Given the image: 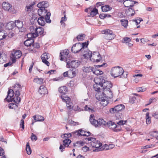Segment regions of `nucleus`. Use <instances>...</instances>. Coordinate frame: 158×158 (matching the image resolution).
<instances>
[{"label":"nucleus","mask_w":158,"mask_h":158,"mask_svg":"<svg viewBox=\"0 0 158 158\" xmlns=\"http://www.w3.org/2000/svg\"><path fill=\"white\" fill-rule=\"evenodd\" d=\"M33 118L35 122L40 121L42 122L44 120V117L40 115H34Z\"/></svg>","instance_id":"nucleus-30"},{"label":"nucleus","mask_w":158,"mask_h":158,"mask_svg":"<svg viewBox=\"0 0 158 158\" xmlns=\"http://www.w3.org/2000/svg\"><path fill=\"white\" fill-rule=\"evenodd\" d=\"M47 2L45 1H43L39 3L37 5V6L39 8L38 12L39 15L40 16V14H44L45 13L49 12L45 8L48 6Z\"/></svg>","instance_id":"nucleus-6"},{"label":"nucleus","mask_w":158,"mask_h":158,"mask_svg":"<svg viewBox=\"0 0 158 158\" xmlns=\"http://www.w3.org/2000/svg\"><path fill=\"white\" fill-rule=\"evenodd\" d=\"M85 139H87L89 141H90L91 145L92 148H96V149L94 151H99L102 150L101 147L102 144L99 141L92 137H88Z\"/></svg>","instance_id":"nucleus-5"},{"label":"nucleus","mask_w":158,"mask_h":158,"mask_svg":"<svg viewBox=\"0 0 158 158\" xmlns=\"http://www.w3.org/2000/svg\"><path fill=\"white\" fill-rule=\"evenodd\" d=\"M32 6L31 5L27 6L26 7V10L27 11H29L31 8Z\"/></svg>","instance_id":"nucleus-62"},{"label":"nucleus","mask_w":158,"mask_h":158,"mask_svg":"<svg viewBox=\"0 0 158 158\" xmlns=\"http://www.w3.org/2000/svg\"><path fill=\"white\" fill-rule=\"evenodd\" d=\"M22 55L21 52L19 50H13L10 55V60L13 63L16 61V59L19 58Z\"/></svg>","instance_id":"nucleus-8"},{"label":"nucleus","mask_w":158,"mask_h":158,"mask_svg":"<svg viewBox=\"0 0 158 158\" xmlns=\"http://www.w3.org/2000/svg\"><path fill=\"white\" fill-rule=\"evenodd\" d=\"M90 60L93 62L98 63L101 60L102 58L98 52H95L92 54Z\"/></svg>","instance_id":"nucleus-11"},{"label":"nucleus","mask_w":158,"mask_h":158,"mask_svg":"<svg viewBox=\"0 0 158 158\" xmlns=\"http://www.w3.org/2000/svg\"><path fill=\"white\" fill-rule=\"evenodd\" d=\"M69 77L72 78L75 77L77 72V70L76 68H73L72 70L69 69Z\"/></svg>","instance_id":"nucleus-26"},{"label":"nucleus","mask_w":158,"mask_h":158,"mask_svg":"<svg viewBox=\"0 0 158 158\" xmlns=\"http://www.w3.org/2000/svg\"><path fill=\"white\" fill-rule=\"evenodd\" d=\"M85 35L84 34H81L78 35L76 37V38L78 41L83 40L85 38Z\"/></svg>","instance_id":"nucleus-41"},{"label":"nucleus","mask_w":158,"mask_h":158,"mask_svg":"<svg viewBox=\"0 0 158 158\" xmlns=\"http://www.w3.org/2000/svg\"><path fill=\"white\" fill-rule=\"evenodd\" d=\"M93 72V73L95 74L96 75H100L103 73V72L102 71H100L99 69H94V68Z\"/></svg>","instance_id":"nucleus-42"},{"label":"nucleus","mask_w":158,"mask_h":158,"mask_svg":"<svg viewBox=\"0 0 158 158\" xmlns=\"http://www.w3.org/2000/svg\"><path fill=\"white\" fill-rule=\"evenodd\" d=\"M82 52V55L85 58H90V59L91 56L92 55V52L89 50L87 49H85L83 50Z\"/></svg>","instance_id":"nucleus-22"},{"label":"nucleus","mask_w":158,"mask_h":158,"mask_svg":"<svg viewBox=\"0 0 158 158\" xmlns=\"http://www.w3.org/2000/svg\"><path fill=\"white\" fill-rule=\"evenodd\" d=\"M32 46L34 48H38L40 47L39 44L38 43H35L34 44H33V43Z\"/></svg>","instance_id":"nucleus-60"},{"label":"nucleus","mask_w":158,"mask_h":158,"mask_svg":"<svg viewBox=\"0 0 158 158\" xmlns=\"http://www.w3.org/2000/svg\"><path fill=\"white\" fill-rule=\"evenodd\" d=\"M131 41V39L128 37H124L122 41V43H128Z\"/></svg>","instance_id":"nucleus-48"},{"label":"nucleus","mask_w":158,"mask_h":158,"mask_svg":"<svg viewBox=\"0 0 158 158\" xmlns=\"http://www.w3.org/2000/svg\"><path fill=\"white\" fill-rule=\"evenodd\" d=\"M36 33L34 34V38H35L39 35H44V29L42 27H39L36 28Z\"/></svg>","instance_id":"nucleus-25"},{"label":"nucleus","mask_w":158,"mask_h":158,"mask_svg":"<svg viewBox=\"0 0 158 158\" xmlns=\"http://www.w3.org/2000/svg\"><path fill=\"white\" fill-rule=\"evenodd\" d=\"M68 91L67 87L65 86H61L59 89V92L61 94H62L64 95L66 94Z\"/></svg>","instance_id":"nucleus-29"},{"label":"nucleus","mask_w":158,"mask_h":158,"mask_svg":"<svg viewBox=\"0 0 158 158\" xmlns=\"http://www.w3.org/2000/svg\"><path fill=\"white\" fill-rule=\"evenodd\" d=\"M145 88H143L142 87H139L137 89V90L138 92H143L145 90Z\"/></svg>","instance_id":"nucleus-63"},{"label":"nucleus","mask_w":158,"mask_h":158,"mask_svg":"<svg viewBox=\"0 0 158 158\" xmlns=\"http://www.w3.org/2000/svg\"><path fill=\"white\" fill-rule=\"evenodd\" d=\"M81 43H78L73 45L71 48L72 51L74 53L78 52L80 51L83 52L81 48Z\"/></svg>","instance_id":"nucleus-16"},{"label":"nucleus","mask_w":158,"mask_h":158,"mask_svg":"<svg viewBox=\"0 0 158 158\" xmlns=\"http://www.w3.org/2000/svg\"><path fill=\"white\" fill-rule=\"evenodd\" d=\"M156 101V98H152L149 100V103L148 104H147L146 105L147 106V105H149L152 102H155Z\"/></svg>","instance_id":"nucleus-58"},{"label":"nucleus","mask_w":158,"mask_h":158,"mask_svg":"<svg viewBox=\"0 0 158 158\" xmlns=\"http://www.w3.org/2000/svg\"><path fill=\"white\" fill-rule=\"evenodd\" d=\"M89 147H87L86 146L83 147L82 150L84 152H86L89 150Z\"/></svg>","instance_id":"nucleus-56"},{"label":"nucleus","mask_w":158,"mask_h":158,"mask_svg":"<svg viewBox=\"0 0 158 158\" xmlns=\"http://www.w3.org/2000/svg\"><path fill=\"white\" fill-rule=\"evenodd\" d=\"M74 136L81 135L84 136H88L90 135V133L89 131H85L80 129L75 132L72 133Z\"/></svg>","instance_id":"nucleus-12"},{"label":"nucleus","mask_w":158,"mask_h":158,"mask_svg":"<svg viewBox=\"0 0 158 158\" xmlns=\"http://www.w3.org/2000/svg\"><path fill=\"white\" fill-rule=\"evenodd\" d=\"M5 61V60L4 59L3 56H2L1 54L0 53V63L2 64L3 63H4Z\"/></svg>","instance_id":"nucleus-55"},{"label":"nucleus","mask_w":158,"mask_h":158,"mask_svg":"<svg viewBox=\"0 0 158 158\" xmlns=\"http://www.w3.org/2000/svg\"><path fill=\"white\" fill-rule=\"evenodd\" d=\"M127 122V121L126 120L124 121L123 120H121L117 122V124H118V125H119L121 126V125H123L125 124Z\"/></svg>","instance_id":"nucleus-51"},{"label":"nucleus","mask_w":158,"mask_h":158,"mask_svg":"<svg viewBox=\"0 0 158 158\" xmlns=\"http://www.w3.org/2000/svg\"><path fill=\"white\" fill-rule=\"evenodd\" d=\"M31 33L27 34V36L29 38H34V34L36 33L37 27L35 26H32L30 27Z\"/></svg>","instance_id":"nucleus-19"},{"label":"nucleus","mask_w":158,"mask_h":158,"mask_svg":"<svg viewBox=\"0 0 158 158\" xmlns=\"http://www.w3.org/2000/svg\"><path fill=\"white\" fill-rule=\"evenodd\" d=\"M107 123L108 127L114 132H117L121 130V126L117 125L114 122L109 121Z\"/></svg>","instance_id":"nucleus-9"},{"label":"nucleus","mask_w":158,"mask_h":158,"mask_svg":"<svg viewBox=\"0 0 158 158\" xmlns=\"http://www.w3.org/2000/svg\"><path fill=\"white\" fill-rule=\"evenodd\" d=\"M89 121L91 124L94 126L95 127L105 126L107 124L106 122L102 118H99L96 120L91 118L90 119Z\"/></svg>","instance_id":"nucleus-7"},{"label":"nucleus","mask_w":158,"mask_h":158,"mask_svg":"<svg viewBox=\"0 0 158 158\" xmlns=\"http://www.w3.org/2000/svg\"><path fill=\"white\" fill-rule=\"evenodd\" d=\"M63 14L64 15V17L61 18L60 23L61 24H63L65 25V23L64 22L65 21L67 20V18H66L65 12L64 11L63 12Z\"/></svg>","instance_id":"nucleus-45"},{"label":"nucleus","mask_w":158,"mask_h":158,"mask_svg":"<svg viewBox=\"0 0 158 158\" xmlns=\"http://www.w3.org/2000/svg\"><path fill=\"white\" fill-rule=\"evenodd\" d=\"M20 98L19 97V96H17L15 95L12 99V102L13 101L14 102L18 103L20 102Z\"/></svg>","instance_id":"nucleus-39"},{"label":"nucleus","mask_w":158,"mask_h":158,"mask_svg":"<svg viewBox=\"0 0 158 158\" xmlns=\"http://www.w3.org/2000/svg\"><path fill=\"white\" fill-rule=\"evenodd\" d=\"M26 151L27 154L29 155L31 154V150L29 145V143H27L26 145Z\"/></svg>","instance_id":"nucleus-38"},{"label":"nucleus","mask_w":158,"mask_h":158,"mask_svg":"<svg viewBox=\"0 0 158 158\" xmlns=\"http://www.w3.org/2000/svg\"><path fill=\"white\" fill-rule=\"evenodd\" d=\"M60 97L62 101L64 102H69V101L71 100V99L69 97L64 95H61Z\"/></svg>","instance_id":"nucleus-37"},{"label":"nucleus","mask_w":158,"mask_h":158,"mask_svg":"<svg viewBox=\"0 0 158 158\" xmlns=\"http://www.w3.org/2000/svg\"><path fill=\"white\" fill-rule=\"evenodd\" d=\"M42 15H43L41 16L37 20L38 22L40 25L44 26L45 24V22L48 23L51 22V21L50 19L51 13L50 12L45 13Z\"/></svg>","instance_id":"nucleus-4"},{"label":"nucleus","mask_w":158,"mask_h":158,"mask_svg":"<svg viewBox=\"0 0 158 158\" xmlns=\"http://www.w3.org/2000/svg\"><path fill=\"white\" fill-rule=\"evenodd\" d=\"M102 11H108L111 10L112 8L108 5H105L102 6L101 7Z\"/></svg>","instance_id":"nucleus-33"},{"label":"nucleus","mask_w":158,"mask_h":158,"mask_svg":"<svg viewBox=\"0 0 158 158\" xmlns=\"http://www.w3.org/2000/svg\"><path fill=\"white\" fill-rule=\"evenodd\" d=\"M2 9L6 11H8L12 6L7 2H2Z\"/></svg>","instance_id":"nucleus-24"},{"label":"nucleus","mask_w":158,"mask_h":158,"mask_svg":"<svg viewBox=\"0 0 158 158\" xmlns=\"http://www.w3.org/2000/svg\"><path fill=\"white\" fill-rule=\"evenodd\" d=\"M41 57L42 60V61L48 66H49L50 65V63L47 61V60L49 59L50 57L49 54L46 52L44 53L42 55Z\"/></svg>","instance_id":"nucleus-18"},{"label":"nucleus","mask_w":158,"mask_h":158,"mask_svg":"<svg viewBox=\"0 0 158 158\" xmlns=\"http://www.w3.org/2000/svg\"><path fill=\"white\" fill-rule=\"evenodd\" d=\"M44 79L42 78H36L34 79V81L39 84H41L43 83Z\"/></svg>","instance_id":"nucleus-35"},{"label":"nucleus","mask_w":158,"mask_h":158,"mask_svg":"<svg viewBox=\"0 0 158 158\" xmlns=\"http://www.w3.org/2000/svg\"><path fill=\"white\" fill-rule=\"evenodd\" d=\"M136 101V98L135 97H133L131 98L129 100V102L133 104L135 103Z\"/></svg>","instance_id":"nucleus-53"},{"label":"nucleus","mask_w":158,"mask_h":158,"mask_svg":"<svg viewBox=\"0 0 158 158\" xmlns=\"http://www.w3.org/2000/svg\"><path fill=\"white\" fill-rule=\"evenodd\" d=\"M81 44V48L83 51V50H85V48H86L87 47L88 45V41H87V43H83Z\"/></svg>","instance_id":"nucleus-49"},{"label":"nucleus","mask_w":158,"mask_h":158,"mask_svg":"<svg viewBox=\"0 0 158 158\" xmlns=\"http://www.w3.org/2000/svg\"><path fill=\"white\" fill-rule=\"evenodd\" d=\"M94 68L92 67H84L83 69L84 72L86 73H89L93 72Z\"/></svg>","instance_id":"nucleus-34"},{"label":"nucleus","mask_w":158,"mask_h":158,"mask_svg":"<svg viewBox=\"0 0 158 158\" xmlns=\"http://www.w3.org/2000/svg\"><path fill=\"white\" fill-rule=\"evenodd\" d=\"M34 40L33 39H28L24 42V44L25 46L27 47H31L32 46Z\"/></svg>","instance_id":"nucleus-31"},{"label":"nucleus","mask_w":158,"mask_h":158,"mask_svg":"<svg viewBox=\"0 0 158 158\" xmlns=\"http://www.w3.org/2000/svg\"><path fill=\"white\" fill-rule=\"evenodd\" d=\"M85 110L86 111H91L92 112H93V110L91 108L88 107V106L86 105L84 107Z\"/></svg>","instance_id":"nucleus-52"},{"label":"nucleus","mask_w":158,"mask_h":158,"mask_svg":"<svg viewBox=\"0 0 158 158\" xmlns=\"http://www.w3.org/2000/svg\"><path fill=\"white\" fill-rule=\"evenodd\" d=\"M72 135H73V134L72 133L71 134L70 133H65L64 134V135H63L61 136V137L63 138H64L65 137V138H69V137H70L72 136Z\"/></svg>","instance_id":"nucleus-47"},{"label":"nucleus","mask_w":158,"mask_h":158,"mask_svg":"<svg viewBox=\"0 0 158 158\" xmlns=\"http://www.w3.org/2000/svg\"><path fill=\"white\" fill-rule=\"evenodd\" d=\"M85 11L86 12L90 13L89 15H88V17H93L98 14V10L96 7H90L85 9Z\"/></svg>","instance_id":"nucleus-13"},{"label":"nucleus","mask_w":158,"mask_h":158,"mask_svg":"<svg viewBox=\"0 0 158 158\" xmlns=\"http://www.w3.org/2000/svg\"><path fill=\"white\" fill-rule=\"evenodd\" d=\"M149 113H147L146 114V123L147 124H149L151 122V118L149 116Z\"/></svg>","instance_id":"nucleus-40"},{"label":"nucleus","mask_w":158,"mask_h":158,"mask_svg":"<svg viewBox=\"0 0 158 158\" xmlns=\"http://www.w3.org/2000/svg\"><path fill=\"white\" fill-rule=\"evenodd\" d=\"M24 120L22 119L20 121V127H22V128L24 129Z\"/></svg>","instance_id":"nucleus-54"},{"label":"nucleus","mask_w":158,"mask_h":158,"mask_svg":"<svg viewBox=\"0 0 158 158\" xmlns=\"http://www.w3.org/2000/svg\"><path fill=\"white\" fill-rule=\"evenodd\" d=\"M103 2H97L96 5L95 6L96 7H97V8H98L100 6H102V5H103Z\"/></svg>","instance_id":"nucleus-61"},{"label":"nucleus","mask_w":158,"mask_h":158,"mask_svg":"<svg viewBox=\"0 0 158 158\" xmlns=\"http://www.w3.org/2000/svg\"><path fill=\"white\" fill-rule=\"evenodd\" d=\"M136 3H138V2L130 0H125L123 2V4L124 6L127 7H131L133 6L134 4Z\"/></svg>","instance_id":"nucleus-21"},{"label":"nucleus","mask_w":158,"mask_h":158,"mask_svg":"<svg viewBox=\"0 0 158 158\" xmlns=\"http://www.w3.org/2000/svg\"><path fill=\"white\" fill-rule=\"evenodd\" d=\"M85 143L82 141H77L76 143H73L74 147H76L77 148L84 146Z\"/></svg>","instance_id":"nucleus-32"},{"label":"nucleus","mask_w":158,"mask_h":158,"mask_svg":"<svg viewBox=\"0 0 158 158\" xmlns=\"http://www.w3.org/2000/svg\"><path fill=\"white\" fill-rule=\"evenodd\" d=\"M66 62L67 63L66 67L67 68H70V67L75 68H77L80 64V61L78 60H73L71 61L68 60H66Z\"/></svg>","instance_id":"nucleus-10"},{"label":"nucleus","mask_w":158,"mask_h":158,"mask_svg":"<svg viewBox=\"0 0 158 158\" xmlns=\"http://www.w3.org/2000/svg\"><path fill=\"white\" fill-rule=\"evenodd\" d=\"M71 142V140L69 139H64L63 141V145L65 147H68Z\"/></svg>","instance_id":"nucleus-36"},{"label":"nucleus","mask_w":158,"mask_h":158,"mask_svg":"<svg viewBox=\"0 0 158 158\" xmlns=\"http://www.w3.org/2000/svg\"><path fill=\"white\" fill-rule=\"evenodd\" d=\"M94 81L95 84L93 85L94 89L98 92L96 94V98L101 102L102 105L106 106L108 104V98H111L113 97V94L110 89L112 85L110 81L106 80L101 76L95 78Z\"/></svg>","instance_id":"nucleus-1"},{"label":"nucleus","mask_w":158,"mask_h":158,"mask_svg":"<svg viewBox=\"0 0 158 158\" xmlns=\"http://www.w3.org/2000/svg\"><path fill=\"white\" fill-rule=\"evenodd\" d=\"M152 116L155 118L158 119V112L154 113L152 114Z\"/></svg>","instance_id":"nucleus-64"},{"label":"nucleus","mask_w":158,"mask_h":158,"mask_svg":"<svg viewBox=\"0 0 158 158\" xmlns=\"http://www.w3.org/2000/svg\"><path fill=\"white\" fill-rule=\"evenodd\" d=\"M14 91L12 89H10L8 92L7 97L5 99L8 102H12V99L14 97Z\"/></svg>","instance_id":"nucleus-20"},{"label":"nucleus","mask_w":158,"mask_h":158,"mask_svg":"<svg viewBox=\"0 0 158 158\" xmlns=\"http://www.w3.org/2000/svg\"><path fill=\"white\" fill-rule=\"evenodd\" d=\"M69 51L68 49H65L62 52H60V60H70V59H68V57L69 56Z\"/></svg>","instance_id":"nucleus-15"},{"label":"nucleus","mask_w":158,"mask_h":158,"mask_svg":"<svg viewBox=\"0 0 158 158\" xmlns=\"http://www.w3.org/2000/svg\"><path fill=\"white\" fill-rule=\"evenodd\" d=\"M102 33L105 34L107 35V36H110V37L107 38V39L109 40H111L114 39L115 37V35L113 34L112 31L109 29H105L102 31Z\"/></svg>","instance_id":"nucleus-17"},{"label":"nucleus","mask_w":158,"mask_h":158,"mask_svg":"<svg viewBox=\"0 0 158 158\" xmlns=\"http://www.w3.org/2000/svg\"><path fill=\"white\" fill-rule=\"evenodd\" d=\"M23 23L22 21L18 20L15 21V23L10 22L7 24V27L9 29H12L14 26H15L19 30V31L23 32L26 30L25 28L23 27Z\"/></svg>","instance_id":"nucleus-3"},{"label":"nucleus","mask_w":158,"mask_h":158,"mask_svg":"<svg viewBox=\"0 0 158 158\" xmlns=\"http://www.w3.org/2000/svg\"><path fill=\"white\" fill-rule=\"evenodd\" d=\"M122 25L125 28L127 27L128 25V21L127 20L122 19L121 20Z\"/></svg>","instance_id":"nucleus-43"},{"label":"nucleus","mask_w":158,"mask_h":158,"mask_svg":"<svg viewBox=\"0 0 158 158\" xmlns=\"http://www.w3.org/2000/svg\"><path fill=\"white\" fill-rule=\"evenodd\" d=\"M31 139L32 141H35L37 139L36 136L33 133L31 134Z\"/></svg>","instance_id":"nucleus-50"},{"label":"nucleus","mask_w":158,"mask_h":158,"mask_svg":"<svg viewBox=\"0 0 158 158\" xmlns=\"http://www.w3.org/2000/svg\"><path fill=\"white\" fill-rule=\"evenodd\" d=\"M107 16V15L105 14H102L100 15V18L101 19H104Z\"/></svg>","instance_id":"nucleus-59"},{"label":"nucleus","mask_w":158,"mask_h":158,"mask_svg":"<svg viewBox=\"0 0 158 158\" xmlns=\"http://www.w3.org/2000/svg\"><path fill=\"white\" fill-rule=\"evenodd\" d=\"M38 92L41 95H44L48 93L47 89L44 85H41L40 87Z\"/></svg>","instance_id":"nucleus-27"},{"label":"nucleus","mask_w":158,"mask_h":158,"mask_svg":"<svg viewBox=\"0 0 158 158\" xmlns=\"http://www.w3.org/2000/svg\"><path fill=\"white\" fill-rule=\"evenodd\" d=\"M124 108L125 106L123 105H118L115 106L114 108L110 109V111L111 113H117L120 112L124 109Z\"/></svg>","instance_id":"nucleus-14"},{"label":"nucleus","mask_w":158,"mask_h":158,"mask_svg":"<svg viewBox=\"0 0 158 158\" xmlns=\"http://www.w3.org/2000/svg\"><path fill=\"white\" fill-rule=\"evenodd\" d=\"M155 146L153 144L147 145L143 147V148H153Z\"/></svg>","instance_id":"nucleus-57"},{"label":"nucleus","mask_w":158,"mask_h":158,"mask_svg":"<svg viewBox=\"0 0 158 158\" xmlns=\"http://www.w3.org/2000/svg\"><path fill=\"white\" fill-rule=\"evenodd\" d=\"M66 103V104L67 107L68 109L69 110H71V109H73L75 111L78 110H79V108L77 106V108H73V104L71 102V100L69 101V102H67Z\"/></svg>","instance_id":"nucleus-28"},{"label":"nucleus","mask_w":158,"mask_h":158,"mask_svg":"<svg viewBox=\"0 0 158 158\" xmlns=\"http://www.w3.org/2000/svg\"><path fill=\"white\" fill-rule=\"evenodd\" d=\"M21 85L19 84H16L14 88V91L15 92V96H19L20 94V90L21 89Z\"/></svg>","instance_id":"nucleus-23"},{"label":"nucleus","mask_w":158,"mask_h":158,"mask_svg":"<svg viewBox=\"0 0 158 158\" xmlns=\"http://www.w3.org/2000/svg\"><path fill=\"white\" fill-rule=\"evenodd\" d=\"M111 75L114 77H120V78H125L127 77V74L126 71H124L123 69L119 66L113 67L110 71Z\"/></svg>","instance_id":"nucleus-2"},{"label":"nucleus","mask_w":158,"mask_h":158,"mask_svg":"<svg viewBox=\"0 0 158 158\" xmlns=\"http://www.w3.org/2000/svg\"><path fill=\"white\" fill-rule=\"evenodd\" d=\"M135 12L134 10L132 8H129L128 9V13H129L128 15L130 16H132L134 15Z\"/></svg>","instance_id":"nucleus-46"},{"label":"nucleus","mask_w":158,"mask_h":158,"mask_svg":"<svg viewBox=\"0 0 158 158\" xmlns=\"http://www.w3.org/2000/svg\"><path fill=\"white\" fill-rule=\"evenodd\" d=\"M8 107L10 109H15L17 107V106L16 104L11 103L8 104Z\"/></svg>","instance_id":"nucleus-44"}]
</instances>
